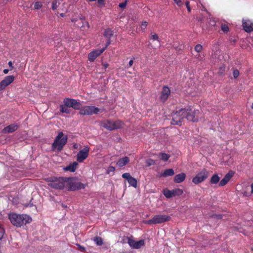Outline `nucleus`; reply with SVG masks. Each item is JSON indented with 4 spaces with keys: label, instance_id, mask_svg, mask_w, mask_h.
<instances>
[{
    "label": "nucleus",
    "instance_id": "f257e3e1",
    "mask_svg": "<svg viewBox=\"0 0 253 253\" xmlns=\"http://www.w3.org/2000/svg\"><path fill=\"white\" fill-rule=\"evenodd\" d=\"M199 110L192 111L190 107L183 108L177 111L172 115L171 124L173 125H180L184 118L191 122H198L199 119Z\"/></svg>",
    "mask_w": 253,
    "mask_h": 253
},
{
    "label": "nucleus",
    "instance_id": "f03ea898",
    "mask_svg": "<svg viewBox=\"0 0 253 253\" xmlns=\"http://www.w3.org/2000/svg\"><path fill=\"white\" fill-rule=\"evenodd\" d=\"M8 218L11 223L16 227H21L23 224L29 223L32 221V218L27 214H18L11 212L8 214Z\"/></svg>",
    "mask_w": 253,
    "mask_h": 253
},
{
    "label": "nucleus",
    "instance_id": "7ed1b4c3",
    "mask_svg": "<svg viewBox=\"0 0 253 253\" xmlns=\"http://www.w3.org/2000/svg\"><path fill=\"white\" fill-rule=\"evenodd\" d=\"M67 135H64L62 132H59L52 144V150L57 152L61 151L67 143Z\"/></svg>",
    "mask_w": 253,
    "mask_h": 253
},
{
    "label": "nucleus",
    "instance_id": "20e7f679",
    "mask_svg": "<svg viewBox=\"0 0 253 253\" xmlns=\"http://www.w3.org/2000/svg\"><path fill=\"white\" fill-rule=\"evenodd\" d=\"M48 185L55 189L66 188V177H50L47 179Z\"/></svg>",
    "mask_w": 253,
    "mask_h": 253
},
{
    "label": "nucleus",
    "instance_id": "39448f33",
    "mask_svg": "<svg viewBox=\"0 0 253 253\" xmlns=\"http://www.w3.org/2000/svg\"><path fill=\"white\" fill-rule=\"evenodd\" d=\"M66 188L68 190H77L84 188V185L74 177H66Z\"/></svg>",
    "mask_w": 253,
    "mask_h": 253
},
{
    "label": "nucleus",
    "instance_id": "423d86ee",
    "mask_svg": "<svg viewBox=\"0 0 253 253\" xmlns=\"http://www.w3.org/2000/svg\"><path fill=\"white\" fill-rule=\"evenodd\" d=\"M170 219V216L168 215L156 214L153 216L151 219L147 220L145 223L148 224H161L165 222L169 221Z\"/></svg>",
    "mask_w": 253,
    "mask_h": 253
},
{
    "label": "nucleus",
    "instance_id": "0eeeda50",
    "mask_svg": "<svg viewBox=\"0 0 253 253\" xmlns=\"http://www.w3.org/2000/svg\"><path fill=\"white\" fill-rule=\"evenodd\" d=\"M209 171L206 169H204L193 178L192 182L195 184L202 183L209 177Z\"/></svg>",
    "mask_w": 253,
    "mask_h": 253
},
{
    "label": "nucleus",
    "instance_id": "6e6552de",
    "mask_svg": "<svg viewBox=\"0 0 253 253\" xmlns=\"http://www.w3.org/2000/svg\"><path fill=\"white\" fill-rule=\"evenodd\" d=\"M99 109L94 106H86L80 108L79 113L82 115H92L97 114Z\"/></svg>",
    "mask_w": 253,
    "mask_h": 253
},
{
    "label": "nucleus",
    "instance_id": "1a4fd4ad",
    "mask_svg": "<svg viewBox=\"0 0 253 253\" xmlns=\"http://www.w3.org/2000/svg\"><path fill=\"white\" fill-rule=\"evenodd\" d=\"M90 148L88 146H85L81 150L77 155V161L79 163L83 162L88 156Z\"/></svg>",
    "mask_w": 253,
    "mask_h": 253
},
{
    "label": "nucleus",
    "instance_id": "9d476101",
    "mask_svg": "<svg viewBox=\"0 0 253 253\" xmlns=\"http://www.w3.org/2000/svg\"><path fill=\"white\" fill-rule=\"evenodd\" d=\"M110 44V42H107L106 46L101 49H95L90 52L88 55V60L90 62H93L95 59L100 55L106 49L107 46Z\"/></svg>",
    "mask_w": 253,
    "mask_h": 253
},
{
    "label": "nucleus",
    "instance_id": "9b49d317",
    "mask_svg": "<svg viewBox=\"0 0 253 253\" xmlns=\"http://www.w3.org/2000/svg\"><path fill=\"white\" fill-rule=\"evenodd\" d=\"M63 103L66 106H69L70 108L72 107L75 110L80 109L82 106L81 104L77 101V100L69 98H65L63 100Z\"/></svg>",
    "mask_w": 253,
    "mask_h": 253
},
{
    "label": "nucleus",
    "instance_id": "f8f14e48",
    "mask_svg": "<svg viewBox=\"0 0 253 253\" xmlns=\"http://www.w3.org/2000/svg\"><path fill=\"white\" fill-rule=\"evenodd\" d=\"M13 76H7L0 82V90H4L6 86L11 84L14 80Z\"/></svg>",
    "mask_w": 253,
    "mask_h": 253
},
{
    "label": "nucleus",
    "instance_id": "ddd939ff",
    "mask_svg": "<svg viewBox=\"0 0 253 253\" xmlns=\"http://www.w3.org/2000/svg\"><path fill=\"white\" fill-rule=\"evenodd\" d=\"M128 244L132 248L139 249L144 245V241L141 240L138 241H135L133 239L127 238Z\"/></svg>",
    "mask_w": 253,
    "mask_h": 253
},
{
    "label": "nucleus",
    "instance_id": "4468645a",
    "mask_svg": "<svg viewBox=\"0 0 253 253\" xmlns=\"http://www.w3.org/2000/svg\"><path fill=\"white\" fill-rule=\"evenodd\" d=\"M76 24L80 27L83 31L87 30L89 28V25L87 21H86L84 18H80L75 21Z\"/></svg>",
    "mask_w": 253,
    "mask_h": 253
},
{
    "label": "nucleus",
    "instance_id": "2eb2a0df",
    "mask_svg": "<svg viewBox=\"0 0 253 253\" xmlns=\"http://www.w3.org/2000/svg\"><path fill=\"white\" fill-rule=\"evenodd\" d=\"M170 93V90L167 86H164L161 93L160 99L162 102H165Z\"/></svg>",
    "mask_w": 253,
    "mask_h": 253
},
{
    "label": "nucleus",
    "instance_id": "dca6fc26",
    "mask_svg": "<svg viewBox=\"0 0 253 253\" xmlns=\"http://www.w3.org/2000/svg\"><path fill=\"white\" fill-rule=\"evenodd\" d=\"M243 27L244 30L247 32L253 31V23H252L250 20H243Z\"/></svg>",
    "mask_w": 253,
    "mask_h": 253
},
{
    "label": "nucleus",
    "instance_id": "f3484780",
    "mask_svg": "<svg viewBox=\"0 0 253 253\" xmlns=\"http://www.w3.org/2000/svg\"><path fill=\"white\" fill-rule=\"evenodd\" d=\"M19 127V126L16 124H11L3 129V132L4 133H11L16 131Z\"/></svg>",
    "mask_w": 253,
    "mask_h": 253
},
{
    "label": "nucleus",
    "instance_id": "a211bd4d",
    "mask_svg": "<svg viewBox=\"0 0 253 253\" xmlns=\"http://www.w3.org/2000/svg\"><path fill=\"white\" fill-rule=\"evenodd\" d=\"M112 125L113 120H105L100 123L101 126L109 130H112Z\"/></svg>",
    "mask_w": 253,
    "mask_h": 253
},
{
    "label": "nucleus",
    "instance_id": "6ab92c4d",
    "mask_svg": "<svg viewBox=\"0 0 253 253\" xmlns=\"http://www.w3.org/2000/svg\"><path fill=\"white\" fill-rule=\"evenodd\" d=\"M233 176V173H228L220 181L219 183V186H223L225 185L230 180L232 177Z\"/></svg>",
    "mask_w": 253,
    "mask_h": 253
},
{
    "label": "nucleus",
    "instance_id": "aec40b11",
    "mask_svg": "<svg viewBox=\"0 0 253 253\" xmlns=\"http://www.w3.org/2000/svg\"><path fill=\"white\" fill-rule=\"evenodd\" d=\"M124 126V123L120 120L113 121L112 130L123 128Z\"/></svg>",
    "mask_w": 253,
    "mask_h": 253
},
{
    "label": "nucleus",
    "instance_id": "412c9836",
    "mask_svg": "<svg viewBox=\"0 0 253 253\" xmlns=\"http://www.w3.org/2000/svg\"><path fill=\"white\" fill-rule=\"evenodd\" d=\"M129 162V159L127 157H125L122 158H120L118 160L117 162V165L120 167H123L126 166Z\"/></svg>",
    "mask_w": 253,
    "mask_h": 253
},
{
    "label": "nucleus",
    "instance_id": "4be33fe9",
    "mask_svg": "<svg viewBox=\"0 0 253 253\" xmlns=\"http://www.w3.org/2000/svg\"><path fill=\"white\" fill-rule=\"evenodd\" d=\"M186 178V174L185 173L182 172L181 173L176 174L174 177V181L175 183H179L185 180Z\"/></svg>",
    "mask_w": 253,
    "mask_h": 253
},
{
    "label": "nucleus",
    "instance_id": "5701e85b",
    "mask_svg": "<svg viewBox=\"0 0 253 253\" xmlns=\"http://www.w3.org/2000/svg\"><path fill=\"white\" fill-rule=\"evenodd\" d=\"M78 166V163L74 162L69 166L66 167L64 169L65 171H70L71 172H74Z\"/></svg>",
    "mask_w": 253,
    "mask_h": 253
},
{
    "label": "nucleus",
    "instance_id": "b1692460",
    "mask_svg": "<svg viewBox=\"0 0 253 253\" xmlns=\"http://www.w3.org/2000/svg\"><path fill=\"white\" fill-rule=\"evenodd\" d=\"M60 111L62 113H65L67 114H70L71 112V110L70 109V107L66 106L64 103L60 106Z\"/></svg>",
    "mask_w": 253,
    "mask_h": 253
},
{
    "label": "nucleus",
    "instance_id": "393cba45",
    "mask_svg": "<svg viewBox=\"0 0 253 253\" xmlns=\"http://www.w3.org/2000/svg\"><path fill=\"white\" fill-rule=\"evenodd\" d=\"M220 177L217 174H214L210 179V183L211 184H215L219 183Z\"/></svg>",
    "mask_w": 253,
    "mask_h": 253
},
{
    "label": "nucleus",
    "instance_id": "a878e982",
    "mask_svg": "<svg viewBox=\"0 0 253 253\" xmlns=\"http://www.w3.org/2000/svg\"><path fill=\"white\" fill-rule=\"evenodd\" d=\"M174 172L173 169H169L165 170L163 174H161V176L167 177L169 176H172L174 175Z\"/></svg>",
    "mask_w": 253,
    "mask_h": 253
},
{
    "label": "nucleus",
    "instance_id": "bb28decb",
    "mask_svg": "<svg viewBox=\"0 0 253 253\" xmlns=\"http://www.w3.org/2000/svg\"><path fill=\"white\" fill-rule=\"evenodd\" d=\"M158 158L165 162L167 161L169 158H170V155L169 154L165 153H160L158 154Z\"/></svg>",
    "mask_w": 253,
    "mask_h": 253
},
{
    "label": "nucleus",
    "instance_id": "cd10ccee",
    "mask_svg": "<svg viewBox=\"0 0 253 253\" xmlns=\"http://www.w3.org/2000/svg\"><path fill=\"white\" fill-rule=\"evenodd\" d=\"M103 35L110 39L113 35V32L110 29H107L105 30Z\"/></svg>",
    "mask_w": 253,
    "mask_h": 253
},
{
    "label": "nucleus",
    "instance_id": "c85d7f7f",
    "mask_svg": "<svg viewBox=\"0 0 253 253\" xmlns=\"http://www.w3.org/2000/svg\"><path fill=\"white\" fill-rule=\"evenodd\" d=\"M163 194L165 196V197L167 198H170L172 197H173L172 191L168 190L167 189L164 190Z\"/></svg>",
    "mask_w": 253,
    "mask_h": 253
},
{
    "label": "nucleus",
    "instance_id": "c756f323",
    "mask_svg": "<svg viewBox=\"0 0 253 253\" xmlns=\"http://www.w3.org/2000/svg\"><path fill=\"white\" fill-rule=\"evenodd\" d=\"M172 191L173 197L176 196H180L183 193V190L179 188H176V189L172 190Z\"/></svg>",
    "mask_w": 253,
    "mask_h": 253
},
{
    "label": "nucleus",
    "instance_id": "7c9ffc66",
    "mask_svg": "<svg viewBox=\"0 0 253 253\" xmlns=\"http://www.w3.org/2000/svg\"><path fill=\"white\" fill-rule=\"evenodd\" d=\"M127 181L131 186L135 188L136 187L137 182L136 179L131 176V178H129V179H128Z\"/></svg>",
    "mask_w": 253,
    "mask_h": 253
},
{
    "label": "nucleus",
    "instance_id": "2f4dec72",
    "mask_svg": "<svg viewBox=\"0 0 253 253\" xmlns=\"http://www.w3.org/2000/svg\"><path fill=\"white\" fill-rule=\"evenodd\" d=\"M148 25V22H147L146 21H142L141 22V24L140 26V28L142 32H144L145 30V29H146Z\"/></svg>",
    "mask_w": 253,
    "mask_h": 253
},
{
    "label": "nucleus",
    "instance_id": "473e14b6",
    "mask_svg": "<svg viewBox=\"0 0 253 253\" xmlns=\"http://www.w3.org/2000/svg\"><path fill=\"white\" fill-rule=\"evenodd\" d=\"M94 241L98 246H101L103 244V241L101 237H95L94 239Z\"/></svg>",
    "mask_w": 253,
    "mask_h": 253
},
{
    "label": "nucleus",
    "instance_id": "72a5a7b5",
    "mask_svg": "<svg viewBox=\"0 0 253 253\" xmlns=\"http://www.w3.org/2000/svg\"><path fill=\"white\" fill-rule=\"evenodd\" d=\"M5 234V230L3 226L0 224V241L2 239Z\"/></svg>",
    "mask_w": 253,
    "mask_h": 253
},
{
    "label": "nucleus",
    "instance_id": "f704fd0d",
    "mask_svg": "<svg viewBox=\"0 0 253 253\" xmlns=\"http://www.w3.org/2000/svg\"><path fill=\"white\" fill-rule=\"evenodd\" d=\"M42 7V3L40 1H37L34 4V9H39Z\"/></svg>",
    "mask_w": 253,
    "mask_h": 253
},
{
    "label": "nucleus",
    "instance_id": "c9c22d12",
    "mask_svg": "<svg viewBox=\"0 0 253 253\" xmlns=\"http://www.w3.org/2000/svg\"><path fill=\"white\" fill-rule=\"evenodd\" d=\"M203 46L200 44H198L196 45L194 47L195 50L198 53L201 52L203 50Z\"/></svg>",
    "mask_w": 253,
    "mask_h": 253
},
{
    "label": "nucleus",
    "instance_id": "e433bc0d",
    "mask_svg": "<svg viewBox=\"0 0 253 253\" xmlns=\"http://www.w3.org/2000/svg\"><path fill=\"white\" fill-rule=\"evenodd\" d=\"M225 71V66L223 65L219 67L218 73L220 75H223L224 74Z\"/></svg>",
    "mask_w": 253,
    "mask_h": 253
},
{
    "label": "nucleus",
    "instance_id": "4c0bfd02",
    "mask_svg": "<svg viewBox=\"0 0 253 253\" xmlns=\"http://www.w3.org/2000/svg\"><path fill=\"white\" fill-rule=\"evenodd\" d=\"M222 31L224 33H227L229 31L228 26L225 24H222L221 26Z\"/></svg>",
    "mask_w": 253,
    "mask_h": 253
},
{
    "label": "nucleus",
    "instance_id": "58836bf2",
    "mask_svg": "<svg viewBox=\"0 0 253 253\" xmlns=\"http://www.w3.org/2000/svg\"><path fill=\"white\" fill-rule=\"evenodd\" d=\"M146 163L147 166H150L151 165H155L156 164V162L154 160L149 159L146 161Z\"/></svg>",
    "mask_w": 253,
    "mask_h": 253
},
{
    "label": "nucleus",
    "instance_id": "ea45409f",
    "mask_svg": "<svg viewBox=\"0 0 253 253\" xmlns=\"http://www.w3.org/2000/svg\"><path fill=\"white\" fill-rule=\"evenodd\" d=\"M115 170V167L113 166H109L107 169V173L110 174L111 172H114Z\"/></svg>",
    "mask_w": 253,
    "mask_h": 253
},
{
    "label": "nucleus",
    "instance_id": "a19ab883",
    "mask_svg": "<svg viewBox=\"0 0 253 253\" xmlns=\"http://www.w3.org/2000/svg\"><path fill=\"white\" fill-rule=\"evenodd\" d=\"M151 37L153 40L159 41V36L157 34H156L155 33H152L151 34Z\"/></svg>",
    "mask_w": 253,
    "mask_h": 253
},
{
    "label": "nucleus",
    "instance_id": "79ce46f5",
    "mask_svg": "<svg viewBox=\"0 0 253 253\" xmlns=\"http://www.w3.org/2000/svg\"><path fill=\"white\" fill-rule=\"evenodd\" d=\"M122 177L124 178L127 179V180L128 181V179H129V178H131V176L129 173L126 172L123 174Z\"/></svg>",
    "mask_w": 253,
    "mask_h": 253
},
{
    "label": "nucleus",
    "instance_id": "37998d69",
    "mask_svg": "<svg viewBox=\"0 0 253 253\" xmlns=\"http://www.w3.org/2000/svg\"><path fill=\"white\" fill-rule=\"evenodd\" d=\"M57 1H53L52 3V9L53 10H56L58 6V4L57 3Z\"/></svg>",
    "mask_w": 253,
    "mask_h": 253
},
{
    "label": "nucleus",
    "instance_id": "c03bdc74",
    "mask_svg": "<svg viewBox=\"0 0 253 253\" xmlns=\"http://www.w3.org/2000/svg\"><path fill=\"white\" fill-rule=\"evenodd\" d=\"M233 75L234 78H235V79L237 78L238 77V76H239V71L237 69L234 70L233 72Z\"/></svg>",
    "mask_w": 253,
    "mask_h": 253
},
{
    "label": "nucleus",
    "instance_id": "a18cd8bd",
    "mask_svg": "<svg viewBox=\"0 0 253 253\" xmlns=\"http://www.w3.org/2000/svg\"><path fill=\"white\" fill-rule=\"evenodd\" d=\"M77 246L78 247V249L81 252H84L85 251V249L84 247H83L79 244H77Z\"/></svg>",
    "mask_w": 253,
    "mask_h": 253
},
{
    "label": "nucleus",
    "instance_id": "49530a36",
    "mask_svg": "<svg viewBox=\"0 0 253 253\" xmlns=\"http://www.w3.org/2000/svg\"><path fill=\"white\" fill-rule=\"evenodd\" d=\"M204 57V55H202L201 54H199L197 55H196L195 58L198 59V60H202L203 58Z\"/></svg>",
    "mask_w": 253,
    "mask_h": 253
},
{
    "label": "nucleus",
    "instance_id": "de8ad7c7",
    "mask_svg": "<svg viewBox=\"0 0 253 253\" xmlns=\"http://www.w3.org/2000/svg\"><path fill=\"white\" fill-rule=\"evenodd\" d=\"M175 3L179 6H181L182 5V3L181 2V0H173Z\"/></svg>",
    "mask_w": 253,
    "mask_h": 253
},
{
    "label": "nucleus",
    "instance_id": "09e8293b",
    "mask_svg": "<svg viewBox=\"0 0 253 253\" xmlns=\"http://www.w3.org/2000/svg\"><path fill=\"white\" fill-rule=\"evenodd\" d=\"M126 2H122L119 4V6L122 8H125L126 6Z\"/></svg>",
    "mask_w": 253,
    "mask_h": 253
},
{
    "label": "nucleus",
    "instance_id": "8fccbe9b",
    "mask_svg": "<svg viewBox=\"0 0 253 253\" xmlns=\"http://www.w3.org/2000/svg\"><path fill=\"white\" fill-rule=\"evenodd\" d=\"M186 7L187 8L188 11L189 12H190L191 11V9H190V7L189 2L188 1H187L186 2Z\"/></svg>",
    "mask_w": 253,
    "mask_h": 253
},
{
    "label": "nucleus",
    "instance_id": "3c124183",
    "mask_svg": "<svg viewBox=\"0 0 253 253\" xmlns=\"http://www.w3.org/2000/svg\"><path fill=\"white\" fill-rule=\"evenodd\" d=\"M98 3L100 5H103L104 4V0H97Z\"/></svg>",
    "mask_w": 253,
    "mask_h": 253
},
{
    "label": "nucleus",
    "instance_id": "603ef678",
    "mask_svg": "<svg viewBox=\"0 0 253 253\" xmlns=\"http://www.w3.org/2000/svg\"><path fill=\"white\" fill-rule=\"evenodd\" d=\"M8 65L10 67L11 70H12L14 68V67L12 65V63L11 61H9Z\"/></svg>",
    "mask_w": 253,
    "mask_h": 253
},
{
    "label": "nucleus",
    "instance_id": "864d4df0",
    "mask_svg": "<svg viewBox=\"0 0 253 253\" xmlns=\"http://www.w3.org/2000/svg\"><path fill=\"white\" fill-rule=\"evenodd\" d=\"M133 64V60L132 59V60H130L128 63V66H129V67H130L132 66Z\"/></svg>",
    "mask_w": 253,
    "mask_h": 253
},
{
    "label": "nucleus",
    "instance_id": "5fc2aeb1",
    "mask_svg": "<svg viewBox=\"0 0 253 253\" xmlns=\"http://www.w3.org/2000/svg\"><path fill=\"white\" fill-rule=\"evenodd\" d=\"M73 148L76 149H78L79 145L77 143H74L73 145Z\"/></svg>",
    "mask_w": 253,
    "mask_h": 253
},
{
    "label": "nucleus",
    "instance_id": "6e6d98bb",
    "mask_svg": "<svg viewBox=\"0 0 253 253\" xmlns=\"http://www.w3.org/2000/svg\"><path fill=\"white\" fill-rule=\"evenodd\" d=\"M215 217L217 218V219H221L222 216L221 214L215 215Z\"/></svg>",
    "mask_w": 253,
    "mask_h": 253
},
{
    "label": "nucleus",
    "instance_id": "4d7b16f0",
    "mask_svg": "<svg viewBox=\"0 0 253 253\" xmlns=\"http://www.w3.org/2000/svg\"><path fill=\"white\" fill-rule=\"evenodd\" d=\"M102 65L105 68H107L109 66V65L107 63H102Z\"/></svg>",
    "mask_w": 253,
    "mask_h": 253
},
{
    "label": "nucleus",
    "instance_id": "13d9d810",
    "mask_svg": "<svg viewBox=\"0 0 253 253\" xmlns=\"http://www.w3.org/2000/svg\"><path fill=\"white\" fill-rule=\"evenodd\" d=\"M8 71H8V69H4V70H3V73H4V74H7V73H8Z\"/></svg>",
    "mask_w": 253,
    "mask_h": 253
},
{
    "label": "nucleus",
    "instance_id": "bf43d9fd",
    "mask_svg": "<svg viewBox=\"0 0 253 253\" xmlns=\"http://www.w3.org/2000/svg\"><path fill=\"white\" fill-rule=\"evenodd\" d=\"M251 188H252V193H253V183L251 185Z\"/></svg>",
    "mask_w": 253,
    "mask_h": 253
},
{
    "label": "nucleus",
    "instance_id": "052dcab7",
    "mask_svg": "<svg viewBox=\"0 0 253 253\" xmlns=\"http://www.w3.org/2000/svg\"><path fill=\"white\" fill-rule=\"evenodd\" d=\"M251 251H253V246L251 248Z\"/></svg>",
    "mask_w": 253,
    "mask_h": 253
},
{
    "label": "nucleus",
    "instance_id": "680f3d73",
    "mask_svg": "<svg viewBox=\"0 0 253 253\" xmlns=\"http://www.w3.org/2000/svg\"><path fill=\"white\" fill-rule=\"evenodd\" d=\"M61 16L63 17V16H64V14L62 13V14H61Z\"/></svg>",
    "mask_w": 253,
    "mask_h": 253
},
{
    "label": "nucleus",
    "instance_id": "e2e57ef3",
    "mask_svg": "<svg viewBox=\"0 0 253 253\" xmlns=\"http://www.w3.org/2000/svg\"><path fill=\"white\" fill-rule=\"evenodd\" d=\"M252 108L253 109V104H252Z\"/></svg>",
    "mask_w": 253,
    "mask_h": 253
}]
</instances>
